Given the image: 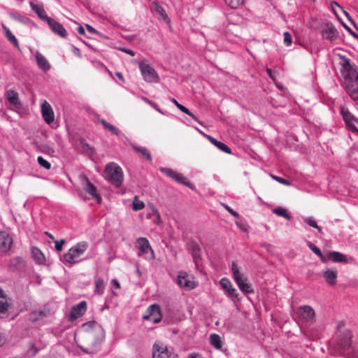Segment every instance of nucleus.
<instances>
[{
	"mask_svg": "<svg viewBox=\"0 0 358 358\" xmlns=\"http://www.w3.org/2000/svg\"><path fill=\"white\" fill-rule=\"evenodd\" d=\"M335 60L340 66V72L348 94L353 100L358 101V71L355 64L341 54L336 55Z\"/></svg>",
	"mask_w": 358,
	"mask_h": 358,
	"instance_id": "1",
	"label": "nucleus"
},
{
	"mask_svg": "<svg viewBox=\"0 0 358 358\" xmlns=\"http://www.w3.org/2000/svg\"><path fill=\"white\" fill-rule=\"evenodd\" d=\"M88 243L86 241H81L72 246L62 259L64 264H75L81 261L80 257L88 248Z\"/></svg>",
	"mask_w": 358,
	"mask_h": 358,
	"instance_id": "2",
	"label": "nucleus"
},
{
	"mask_svg": "<svg viewBox=\"0 0 358 358\" xmlns=\"http://www.w3.org/2000/svg\"><path fill=\"white\" fill-rule=\"evenodd\" d=\"M103 176L108 182L117 187L122 185L124 174L122 168L115 162L106 164Z\"/></svg>",
	"mask_w": 358,
	"mask_h": 358,
	"instance_id": "3",
	"label": "nucleus"
},
{
	"mask_svg": "<svg viewBox=\"0 0 358 358\" xmlns=\"http://www.w3.org/2000/svg\"><path fill=\"white\" fill-rule=\"evenodd\" d=\"M231 270L238 288L244 293H252L253 290L251 285L248 283L247 278L240 271L239 266L235 262L231 263Z\"/></svg>",
	"mask_w": 358,
	"mask_h": 358,
	"instance_id": "4",
	"label": "nucleus"
},
{
	"mask_svg": "<svg viewBox=\"0 0 358 358\" xmlns=\"http://www.w3.org/2000/svg\"><path fill=\"white\" fill-rule=\"evenodd\" d=\"M137 255L145 260L155 259V252L146 238H138L136 239Z\"/></svg>",
	"mask_w": 358,
	"mask_h": 358,
	"instance_id": "5",
	"label": "nucleus"
},
{
	"mask_svg": "<svg viewBox=\"0 0 358 358\" xmlns=\"http://www.w3.org/2000/svg\"><path fill=\"white\" fill-rule=\"evenodd\" d=\"M138 67L143 80L147 83H158L159 77L151 65L146 61L143 60L138 63Z\"/></svg>",
	"mask_w": 358,
	"mask_h": 358,
	"instance_id": "6",
	"label": "nucleus"
},
{
	"mask_svg": "<svg viewBox=\"0 0 358 358\" xmlns=\"http://www.w3.org/2000/svg\"><path fill=\"white\" fill-rule=\"evenodd\" d=\"M176 283L181 289L185 291L192 290L197 286V283L194 280V278L183 271L178 272Z\"/></svg>",
	"mask_w": 358,
	"mask_h": 358,
	"instance_id": "7",
	"label": "nucleus"
},
{
	"mask_svg": "<svg viewBox=\"0 0 358 358\" xmlns=\"http://www.w3.org/2000/svg\"><path fill=\"white\" fill-rule=\"evenodd\" d=\"M153 358H177L172 349L163 343H156L153 345Z\"/></svg>",
	"mask_w": 358,
	"mask_h": 358,
	"instance_id": "8",
	"label": "nucleus"
},
{
	"mask_svg": "<svg viewBox=\"0 0 358 358\" xmlns=\"http://www.w3.org/2000/svg\"><path fill=\"white\" fill-rule=\"evenodd\" d=\"M341 114L345 122L347 128L353 132L358 133V118L345 107L341 108Z\"/></svg>",
	"mask_w": 358,
	"mask_h": 358,
	"instance_id": "9",
	"label": "nucleus"
},
{
	"mask_svg": "<svg viewBox=\"0 0 358 358\" xmlns=\"http://www.w3.org/2000/svg\"><path fill=\"white\" fill-rule=\"evenodd\" d=\"M41 111L44 121L50 124L55 120V114L52 106L46 100H42L41 103Z\"/></svg>",
	"mask_w": 358,
	"mask_h": 358,
	"instance_id": "10",
	"label": "nucleus"
},
{
	"mask_svg": "<svg viewBox=\"0 0 358 358\" xmlns=\"http://www.w3.org/2000/svg\"><path fill=\"white\" fill-rule=\"evenodd\" d=\"M322 38L329 41H334L338 38V31L331 23L326 24L321 31Z\"/></svg>",
	"mask_w": 358,
	"mask_h": 358,
	"instance_id": "11",
	"label": "nucleus"
},
{
	"mask_svg": "<svg viewBox=\"0 0 358 358\" xmlns=\"http://www.w3.org/2000/svg\"><path fill=\"white\" fill-rule=\"evenodd\" d=\"M298 314L306 322L312 324L315 322V313L313 308L309 306L299 308Z\"/></svg>",
	"mask_w": 358,
	"mask_h": 358,
	"instance_id": "12",
	"label": "nucleus"
},
{
	"mask_svg": "<svg viewBox=\"0 0 358 358\" xmlns=\"http://www.w3.org/2000/svg\"><path fill=\"white\" fill-rule=\"evenodd\" d=\"M87 310V302L82 301L73 306L69 314V320L73 321L83 316Z\"/></svg>",
	"mask_w": 358,
	"mask_h": 358,
	"instance_id": "13",
	"label": "nucleus"
},
{
	"mask_svg": "<svg viewBox=\"0 0 358 358\" xmlns=\"http://www.w3.org/2000/svg\"><path fill=\"white\" fill-rule=\"evenodd\" d=\"M143 317L150 320L153 323H158L161 321L160 308L157 304H152L148 308L147 314Z\"/></svg>",
	"mask_w": 358,
	"mask_h": 358,
	"instance_id": "14",
	"label": "nucleus"
},
{
	"mask_svg": "<svg viewBox=\"0 0 358 358\" xmlns=\"http://www.w3.org/2000/svg\"><path fill=\"white\" fill-rule=\"evenodd\" d=\"M13 243V237L6 231H0V252H7Z\"/></svg>",
	"mask_w": 358,
	"mask_h": 358,
	"instance_id": "15",
	"label": "nucleus"
},
{
	"mask_svg": "<svg viewBox=\"0 0 358 358\" xmlns=\"http://www.w3.org/2000/svg\"><path fill=\"white\" fill-rule=\"evenodd\" d=\"M220 284L227 296L238 298L237 290L232 286L231 281L227 278H222L220 280Z\"/></svg>",
	"mask_w": 358,
	"mask_h": 358,
	"instance_id": "16",
	"label": "nucleus"
},
{
	"mask_svg": "<svg viewBox=\"0 0 358 358\" xmlns=\"http://www.w3.org/2000/svg\"><path fill=\"white\" fill-rule=\"evenodd\" d=\"M47 23L55 34L62 38H66L67 36V31L66 29L59 22L51 18L50 20H48Z\"/></svg>",
	"mask_w": 358,
	"mask_h": 358,
	"instance_id": "17",
	"label": "nucleus"
},
{
	"mask_svg": "<svg viewBox=\"0 0 358 358\" xmlns=\"http://www.w3.org/2000/svg\"><path fill=\"white\" fill-rule=\"evenodd\" d=\"M84 189L86 192L89 193L98 203H101V198L97 193L96 187L87 178H84Z\"/></svg>",
	"mask_w": 358,
	"mask_h": 358,
	"instance_id": "18",
	"label": "nucleus"
},
{
	"mask_svg": "<svg viewBox=\"0 0 358 358\" xmlns=\"http://www.w3.org/2000/svg\"><path fill=\"white\" fill-rule=\"evenodd\" d=\"M36 61L38 66L44 72L48 71L51 66L47 59L39 52L36 53Z\"/></svg>",
	"mask_w": 358,
	"mask_h": 358,
	"instance_id": "19",
	"label": "nucleus"
},
{
	"mask_svg": "<svg viewBox=\"0 0 358 358\" xmlns=\"http://www.w3.org/2000/svg\"><path fill=\"white\" fill-rule=\"evenodd\" d=\"M30 6L31 9L37 14L38 17L46 22L51 18L46 15V12L44 10L43 6L39 4H35L33 2H30Z\"/></svg>",
	"mask_w": 358,
	"mask_h": 358,
	"instance_id": "20",
	"label": "nucleus"
},
{
	"mask_svg": "<svg viewBox=\"0 0 358 358\" xmlns=\"http://www.w3.org/2000/svg\"><path fill=\"white\" fill-rule=\"evenodd\" d=\"M6 97L10 104L15 106L20 107L21 103L19 99L18 94L13 90H9L6 93Z\"/></svg>",
	"mask_w": 358,
	"mask_h": 358,
	"instance_id": "21",
	"label": "nucleus"
},
{
	"mask_svg": "<svg viewBox=\"0 0 358 358\" xmlns=\"http://www.w3.org/2000/svg\"><path fill=\"white\" fill-rule=\"evenodd\" d=\"M151 10L156 15V16L163 20L168 18L167 14L164 9L157 2H153L151 4Z\"/></svg>",
	"mask_w": 358,
	"mask_h": 358,
	"instance_id": "22",
	"label": "nucleus"
},
{
	"mask_svg": "<svg viewBox=\"0 0 358 358\" xmlns=\"http://www.w3.org/2000/svg\"><path fill=\"white\" fill-rule=\"evenodd\" d=\"M323 277L327 282L330 285H334L336 282L337 271L336 269L329 268L323 273Z\"/></svg>",
	"mask_w": 358,
	"mask_h": 358,
	"instance_id": "23",
	"label": "nucleus"
},
{
	"mask_svg": "<svg viewBox=\"0 0 358 358\" xmlns=\"http://www.w3.org/2000/svg\"><path fill=\"white\" fill-rule=\"evenodd\" d=\"M206 137L209 140V141L212 144H213L215 146H216L220 150H222V151H223V152H224L225 153H227V154H231V149L226 144H224V143L216 140L215 138H214L213 137H212L210 135H206Z\"/></svg>",
	"mask_w": 358,
	"mask_h": 358,
	"instance_id": "24",
	"label": "nucleus"
},
{
	"mask_svg": "<svg viewBox=\"0 0 358 358\" xmlns=\"http://www.w3.org/2000/svg\"><path fill=\"white\" fill-rule=\"evenodd\" d=\"M2 29L4 32L5 37L8 39V41L12 43L15 48L20 49V45L17 39L14 36V34L11 32V31L8 28L6 25L2 24Z\"/></svg>",
	"mask_w": 358,
	"mask_h": 358,
	"instance_id": "25",
	"label": "nucleus"
},
{
	"mask_svg": "<svg viewBox=\"0 0 358 358\" xmlns=\"http://www.w3.org/2000/svg\"><path fill=\"white\" fill-rule=\"evenodd\" d=\"M132 148L140 155H141L146 160L151 161V155L148 150L143 146H138L134 144L131 145Z\"/></svg>",
	"mask_w": 358,
	"mask_h": 358,
	"instance_id": "26",
	"label": "nucleus"
},
{
	"mask_svg": "<svg viewBox=\"0 0 358 358\" xmlns=\"http://www.w3.org/2000/svg\"><path fill=\"white\" fill-rule=\"evenodd\" d=\"M328 258L334 262L344 263L347 262L345 256L338 252H330Z\"/></svg>",
	"mask_w": 358,
	"mask_h": 358,
	"instance_id": "27",
	"label": "nucleus"
},
{
	"mask_svg": "<svg viewBox=\"0 0 358 358\" xmlns=\"http://www.w3.org/2000/svg\"><path fill=\"white\" fill-rule=\"evenodd\" d=\"M95 284V293L101 295L103 294L105 290V282L104 280L101 278H96L94 280Z\"/></svg>",
	"mask_w": 358,
	"mask_h": 358,
	"instance_id": "28",
	"label": "nucleus"
},
{
	"mask_svg": "<svg viewBox=\"0 0 358 358\" xmlns=\"http://www.w3.org/2000/svg\"><path fill=\"white\" fill-rule=\"evenodd\" d=\"M31 255L33 258L35 259V261L38 264H42L44 260L45 257L42 252L37 248H31Z\"/></svg>",
	"mask_w": 358,
	"mask_h": 358,
	"instance_id": "29",
	"label": "nucleus"
},
{
	"mask_svg": "<svg viewBox=\"0 0 358 358\" xmlns=\"http://www.w3.org/2000/svg\"><path fill=\"white\" fill-rule=\"evenodd\" d=\"M210 343L217 350L220 349L222 345L220 336L216 334H213L210 336Z\"/></svg>",
	"mask_w": 358,
	"mask_h": 358,
	"instance_id": "30",
	"label": "nucleus"
},
{
	"mask_svg": "<svg viewBox=\"0 0 358 358\" xmlns=\"http://www.w3.org/2000/svg\"><path fill=\"white\" fill-rule=\"evenodd\" d=\"M175 180L179 183H181L191 189H194L195 187L193 184H192L186 177H185L182 173H178L177 176L175 178Z\"/></svg>",
	"mask_w": 358,
	"mask_h": 358,
	"instance_id": "31",
	"label": "nucleus"
},
{
	"mask_svg": "<svg viewBox=\"0 0 358 358\" xmlns=\"http://www.w3.org/2000/svg\"><path fill=\"white\" fill-rule=\"evenodd\" d=\"M8 308L7 299L3 294V290L0 288V314L4 313Z\"/></svg>",
	"mask_w": 358,
	"mask_h": 358,
	"instance_id": "32",
	"label": "nucleus"
},
{
	"mask_svg": "<svg viewBox=\"0 0 358 358\" xmlns=\"http://www.w3.org/2000/svg\"><path fill=\"white\" fill-rule=\"evenodd\" d=\"M272 212L280 217L285 218L286 220H291L290 215L287 213V210L282 207H277L273 209Z\"/></svg>",
	"mask_w": 358,
	"mask_h": 358,
	"instance_id": "33",
	"label": "nucleus"
},
{
	"mask_svg": "<svg viewBox=\"0 0 358 358\" xmlns=\"http://www.w3.org/2000/svg\"><path fill=\"white\" fill-rule=\"evenodd\" d=\"M144 207V203L138 199V196H136L132 202V209L135 211H138L142 210Z\"/></svg>",
	"mask_w": 358,
	"mask_h": 358,
	"instance_id": "34",
	"label": "nucleus"
},
{
	"mask_svg": "<svg viewBox=\"0 0 358 358\" xmlns=\"http://www.w3.org/2000/svg\"><path fill=\"white\" fill-rule=\"evenodd\" d=\"M303 222L316 229H317L320 232H322V229L319 227L315 221V220L313 217H307L303 218Z\"/></svg>",
	"mask_w": 358,
	"mask_h": 358,
	"instance_id": "35",
	"label": "nucleus"
},
{
	"mask_svg": "<svg viewBox=\"0 0 358 358\" xmlns=\"http://www.w3.org/2000/svg\"><path fill=\"white\" fill-rule=\"evenodd\" d=\"M101 122L105 127V129L109 130L112 134L117 136L119 135L120 131L115 127H114L113 125L110 124V123L107 122L103 120H102Z\"/></svg>",
	"mask_w": 358,
	"mask_h": 358,
	"instance_id": "36",
	"label": "nucleus"
},
{
	"mask_svg": "<svg viewBox=\"0 0 358 358\" xmlns=\"http://www.w3.org/2000/svg\"><path fill=\"white\" fill-rule=\"evenodd\" d=\"M231 8H237L243 3V0H224Z\"/></svg>",
	"mask_w": 358,
	"mask_h": 358,
	"instance_id": "37",
	"label": "nucleus"
},
{
	"mask_svg": "<svg viewBox=\"0 0 358 358\" xmlns=\"http://www.w3.org/2000/svg\"><path fill=\"white\" fill-rule=\"evenodd\" d=\"M192 253L194 259L200 255L201 248L197 243H192L191 245Z\"/></svg>",
	"mask_w": 358,
	"mask_h": 358,
	"instance_id": "38",
	"label": "nucleus"
},
{
	"mask_svg": "<svg viewBox=\"0 0 358 358\" xmlns=\"http://www.w3.org/2000/svg\"><path fill=\"white\" fill-rule=\"evenodd\" d=\"M37 162L41 166L47 170L50 169L51 167L50 164L41 156L38 157Z\"/></svg>",
	"mask_w": 358,
	"mask_h": 358,
	"instance_id": "39",
	"label": "nucleus"
},
{
	"mask_svg": "<svg viewBox=\"0 0 358 358\" xmlns=\"http://www.w3.org/2000/svg\"><path fill=\"white\" fill-rule=\"evenodd\" d=\"M283 36H284V38H283L284 44L287 47L290 46L292 43V37L291 34L289 32L285 31L283 34Z\"/></svg>",
	"mask_w": 358,
	"mask_h": 358,
	"instance_id": "40",
	"label": "nucleus"
},
{
	"mask_svg": "<svg viewBox=\"0 0 358 358\" xmlns=\"http://www.w3.org/2000/svg\"><path fill=\"white\" fill-rule=\"evenodd\" d=\"M9 15L12 19H13L15 20H17L19 22H24V17L18 13L10 12Z\"/></svg>",
	"mask_w": 358,
	"mask_h": 358,
	"instance_id": "41",
	"label": "nucleus"
},
{
	"mask_svg": "<svg viewBox=\"0 0 358 358\" xmlns=\"http://www.w3.org/2000/svg\"><path fill=\"white\" fill-rule=\"evenodd\" d=\"M308 247L315 254L317 255V256H322V252L320 250V249L317 247L316 245H315L313 243H312L311 242H308Z\"/></svg>",
	"mask_w": 358,
	"mask_h": 358,
	"instance_id": "42",
	"label": "nucleus"
},
{
	"mask_svg": "<svg viewBox=\"0 0 358 358\" xmlns=\"http://www.w3.org/2000/svg\"><path fill=\"white\" fill-rule=\"evenodd\" d=\"M224 208L234 217H238L239 215L238 213L234 210L231 207H229L228 205L223 204Z\"/></svg>",
	"mask_w": 358,
	"mask_h": 358,
	"instance_id": "43",
	"label": "nucleus"
},
{
	"mask_svg": "<svg viewBox=\"0 0 358 358\" xmlns=\"http://www.w3.org/2000/svg\"><path fill=\"white\" fill-rule=\"evenodd\" d=\"M65 241L62 239L60 241H57L55 242V250L58 252L62 251L63 245L64 244Z\"/></svg>",
	"mask_w": 358,
	"mask_h": 358,
	"instance_id": "44",
	"label": "nucleus"
},
{
	"mask_svg": "<svg viewBox=\"0 0 358 358\" xmlns=\"http://www.w3.org/2000/svg\"><path fill=\"white\" fill-rule=\"evenodd\" d=\"M182 112H183L184 113L188 115L193 120H194L195 121H196V122L200 123V122L198 120L197 117L192 113H191L187 108L184 107V108L182 109Z\"/></svg>",
	"mask_w": 358,
	"mask_h": 358,
	"instance_id": "45",
	"label": "nucleus"
},
{
	"mask_svg": "<svg viewBox=\"0 0 358 358\" xmlns=\"http://www.w3.org/2000/svg\"><path fill=\"white\" fill-rule=\"evenodd\" d=\"M159 171L162 173H164L168 177H170L171 175L173 173V170H172L171 169L164 168V167L159 168Z\"/></svg>",
	"mask_w": 358,
	"mask_h": 358,
	"instance_id": "46",
	"label": "nucleus"
},
{
	"mask_svg": "<svg viewBox=\"0 0 358 358\" xmlns=\"http://www.w3.org/2000/svg\"><path fill=\"white\" fill-rule=\"evenodd\" d=\"M273 178L281 184L286 185H289V182H288L287 180H286L282 178H280L278 176H273Z\"/></svg>",
	"mask_w": 358,
	"mask_h": 358,
	"instance_id": "47",
	"label": "nucleus"
},
{
	"mask_svg": "<svg viewBox=\"0 0 358 358\" xmlns=\"http://www.w3.org/2000/svg\"><path fill=\"white\" fill-rule=\"evenodd\" d=\"M95 324V322H88L83 324V328L85 330H87L88 329L92 328Z\"/></svg>",
	"mask_w": 358,
	"mask_h": 358,
	"instance_id": "48",
	"label": "nucleus"
},
{
	"mask_svg": "<svg viewBox=\"0 0 358 358\" xmlns=\"http://www.w3.org/2000/svg\"><path fill=\"white\" fill-rule=\"evenodd\" d=\"M151 209H152V213L155 215H156V217H157L158 220H159L160 214H159L158 210L152 204L151 205Z\"/></svg>",
	"mask_w": 358,
	"mask_h": 358,
	"instance_id": "49",
	"label": "nucleus"
},
{
	"mask_svg": "<svg viewBox=\"0 0 358 358\" xmlns=\"http://www.w3.org/2000/svg\"><path fill=\"white\" fill-rule=\"evenodd\" d=\"M111 283H112V285L115 289H119L120 287V285L119 282L116 279H113L112 281H111Z\"/></svg>",
	"mask_w": 358,
	"mask_h": 358,
	"instance_id": "50",
	"label": "nucleus"
},
{
	"mask_svg": "<svg viewBox=\"0 0 358 358\" xmlns=\"http://www.w3.org/2000/svg\"><path fill=\"white\" fill-rule=\"evenodd\" d=\"M78 30V32L80 34V35H84L85 34V29L82 26H79L77 29Z\"/></svg>",
	"mask_w": 358,
	"mask_h": 358,
	"instance_id": "51",
	"label": "nucleus"
},
{
	"mask_svg": "<svg viewBox=\"0 0 358 358\" xmlns=\"http://www.w3.org/2000/svg\"><path fill=\"white\" fill-rule=\"evenodd\" d=\"M86 27H87V30H88L90 32H91V33H92V34H94V33H96V29H95L94 27H92V26H90V25H89V24H87V25H86Z\"/></svg>",
	"mask_w": 358,
	"mask_h": 358,
	"instance_id": "52",
	"label": "nucleus"
},
{
	"mask_svg": "<svg viewBox=\"0 0 358 358\" xmlns=\"http://www.w3.org/2000/svg\"><path fill=\"white\" fill-rule=\"evenodd\" d=\"M266 72H267V73H268V76H269L271 79L274 80V77L273 76V72H272V70H271V69H269V68H267V69H266Z\"/></svg>",
	"mask_w": 358,
	"mask_h": 358,
	"instance_id": "53",
	"label": "nucleus"
},
{
	"mask_svg": "<svg viewBox=\"0 0 358 358\" xmlns=\"http://www.w3.org/2000/svg\"><path fill=\"white\" fill-rule=\"evenodd\" d=\"M123 51L126 53H127L128 55H130L131 56H134L135 55L134 52L131 50H129V49H124Z\"/></svg>",
	"mask_w": 358,
	"mask_h": 358,
	"instance_id": "54",
	"label": "nucleus"
},
{
	"mask_svg": "<svg viewBox=\"0 0 358 358\" xmlns=\"http://www.w3.org/2000/svg\"><path fill=\"white\" fill-rule=\"evenodd\" d=\"M318 257L320 258L321 261H322V262H324V263H326V262H327V260H328V259H329L328 258V256H327V257H325V256H324V255H323L322 254V256H318Z\"/></svg>",
	"mask_w": 358,
	"mask_h": 358,
	"instance_id": "55",
	"label": "nucleus"
},
{
	"mask_svg": "<svg viewBox=\"0 0 358 358\" xmlns=\"http://www.w3.org/2000/svg\"><path fill=\"white\" fill-rule=\"evenodd\" d=\"M152 107H153L157 112L164 114L157 106L155 103H152V105H150Z\"/></svg>",
	"mask_w": 358,
	"mask_h": 358,
	"instance_id": "56",
	"label": "nucleus"
},
{
	"mask_svg": "<svg viewBox=\"0 0 358 358\" xmlns=\"http://www.w3.org/2000/svg\"><path fill=\"white\" fill-rule=\"evenodd\" d=\"M199 355L196 353H191L189 355L188 358H198Z\"/></svg>",
	"mask_w": 358,
	"mask_h": 358,
	"instance_id": "57",
	"label": "nucleus"
},
{
	"mask_svg": "<svg viewBox=\"0 0 358 358\" xmlns=\"http://www.w3.org/2000/svg\"><path fill=\"white\" fill-rule=\"evenodd\" d=\"M171 101L177 107L180 103L178 102V101L176 99H175L174 98H171Z\"/></svg>",
	"mask_w": 358,
	"mask_h": 358,
	"instance_id": "58",
	"label": "nucleus"
},
{
	"mask_svg": "<svg viewBox=\"0 0 358 358\" xmlns=\"http://www.w3.org/2000/svg\"><path fill=\"white\" fill-rule=\"evenodd\" d=\"M5 342V339L1 334H0V346H1Z\"/></svg>",
	"mask_w": 358,
	"mask_h": 358,
	"instance_id": "59",
	"label": "nucleus"
},
{
	"mask_svg": "<svg viewBox=\"0 0 358 358\" xmlns=\"http://www.w3.org/2000/svg\"><path fill=\"white\" fill-rule=\"evenodd\" d=\"M142 99L147 103L150 104V105H152V102H151L148 99L145 98V97H143Z\"/></svg>",
	"mask_w": 358,
	"mask_h": 358,
	"instance_id": "60",
	"label": "nucleus"
},
{
	"mask_svg": "<svg viewBox=\"0 0 358 358\" xmlns=\"http://www.w3.org/2000/svg\"><path fill=\"white\" fill-rule=\"evenodd\" d=\"M178 172H176L175 171H173V173L171 175L170 178L175 180L176 177L177 176Z\"/></svg>",
	"mask_w": 358,
	"mask_h": 358,
	"instance_id": "61",
	"label": "nucleus"
},
{
	"mask_svg": "<svg viewBox=\"0 0 358 358\" xmlns=\"http://www.w3.org/2000/svg\"><path fill=\"white\" fill-rule=\"evenodd\" d=\"M116 76L118 77V78H120V80H124V78H123V76H122V74L120 72H117L116 73Z\"/></svg>",
	"mask_w": 358,
	"mask_h": 358,
	"instance_id": "62",
	"label": "nucleus"
},
{
	"mask_svg": "<svg viewBox=\"0 0 358 358\" xmlns=\"http://www.w3.org/2000/svg\"><path fill=\"white\" fill-rule=\"evenodd\" d=\"M74 53L78 56H80V50L78 48H75Z\"/></svg>",
	"mask_w": 358,
	"mask_h": 358,
	"instance_id": "63",
	"label": "nucleus"
},
{
	"mask_svg": "<svg viewBox=\"0 0 358 358\" xmlns=\"http://www.w3.org/2000/svg\"><path fill=\"white\" fill-rule=\"evenodd\" d=\"M184 107H185V106H182V104H180V103L177 106V108H178L180 111H182V109L184 108Z\"/></svg>",
	"mask_w": 358,
	"mask_h": 358,
	"instance_id": "64",
	"label": "nucleus"
}]
</instances>
